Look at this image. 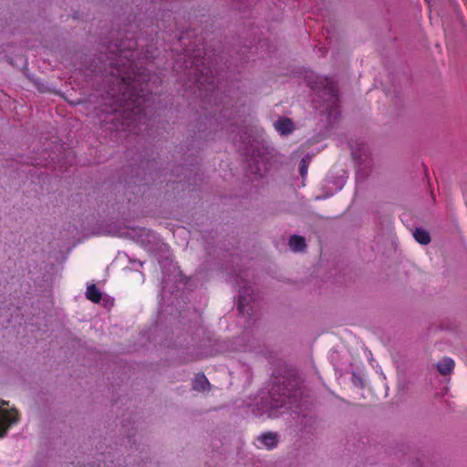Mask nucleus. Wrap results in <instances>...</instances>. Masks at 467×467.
<instances>
[{
  "label": "nucleus",
  "instance_id": "1",
  "mask_svg": "<svg viewBox=\"0 0 467 467\" xmlns=\"http://www.w3.org/2000/svg\"><path fill=\"white\" fill-rule=\"evenodd\" d=\"M137 40L126 39L110 44L102 73L109 83L108 97L112 112L103 119L111 123L109 129L116 131L140 133L148 129L150 102L153 100L150 90L148 76L137 61L141 55Z\"/></svg>",
  "mask_w": 467,
  "mask_h": 467
},
{
  "label": "nucleus",
  "instance_id": "2",
  "mask_svg": "<svg viewBox=\"0 0 467 467\" xmlns=\"http://www.w3.org/2000/svg\"><path fill=\"white\" fill-rule=\"evenodd\" d=\"M173 67L178 74L182 75L181 78L184 85L192 89L194 93L197 90L201 93L214 90L215 77L200 50L193 55L188 49L184 50L183 54L179 55Z\"/></svg>",
  "mask_w": 467,
  "mask_h": 467
},
{
  "label": "nucleus",
  "instance_id": "3",
  "mask_svg": "<svg viewBox=\"0 0 467 467\" xmlns=\"http://www.w3.org/2000/svg\"><path fill=\"white\" fill-rule=\"evenodd\" d=\"M302 382L299 378L294 377L283 379L275 383L268 392V396L263 399V409L271 417H276L279 409H292L299 407L303 397Z\"/></svg>",
  "mask_w": 467,
  "mask_h": 467
},
{
  "label": "nucleus",
  "instance_id": "4",
  "mask_svg": "<svg viewBox=\"0 0 467 467\" xmlns=\"http://www.w3.org/2000/svg\"><path fill=\"white\" fill-rule=\"evenodd\" d=\"M305 78L307 86L315 91L320 104L316 107L320 108L321 111H326L330 120L337 119L339 114L338 94L333 80L312 71L307 72Z\"/></svg>",
  "mask_w": 467,
  "mask_h": 467
},
{
  "label": "nucleus",
  "instance_id": "5",
  "mask_svg": "<svg viewBox=\"0 0 467 467\" xmlns=\"http://www.w3.org/2000/svg\"><path fill=\"white\" fill-rule=\"evenodd\" d=\"M247 274L240 271L233 275V284L238 288V311L243 317H251L254 313L255 295L250 282L246 279Z\"/></svg>",
  "mask_w": 467,
  "mask_h": 467
},
{
  "label": "nucleus",
  "instance_id": "6",
  "mask_svg": "<svg viewBox=\"0 0 467 467\" xmlns=\"http://www.w3.org/2000/svg\"><path fill=\"white\" fill-rule=\"evenodd\" d=\"M126 234L136 243L149 249L156 246L160 241L159 235L147 228H131L127 231Z\"/></svg>",
  "mask_w": 467,
  "mask_h": 467
},
{
  "label": "nucleus",
  "instance_id": "7",
  "mask_svg": "<svg viewBox=\"0 0 467 467\" xmlns=\"http://www.w3.org/2000/svg\"><path fill=\"white\" fill-rule=\"evenodd\" d=\"M267 158L262 153L259 149H252L251 158L248 161L249 171L255 176L262 177L266 172Z\"/></svg>",
  "mask_w": 467,
  "mask_h": 467
},
{
  "label": "nucleus",
  "instance_id": "8",
  "mask_svg": "<svg viewBox=\"0 0 467 467\" xmlns=\"http://www.w3.org/2000/svg\"><path fill=\"white\" fill-rule=\"evenodd\" d=\"M279 442V436L277 433L266 432L257 436L254 444L260 450H273Z\"/></svg>",
  "mask_w": 467,
  "mask_h": 467
},
{
  "label": "nucleus",
  "instance_id": "9",
  "mask_svg": "<svg viewBox=\"0 0 467 467\" xmlns=\"http://www.w3.org/2000/svg\"><path fill=\"white\" fill-rule=\"evenodd\" d=\"M18 422L17 415H12L10 411L0 406V438H3L8 429Z\"/></svg>",
  "mask_w": 467,
  "mask_h": 467
},
{
  "label": "nucleus",
  "instance_id": "10",
  "mask_svg": "<svg viewBox=\"0 0 467 467\" xmlns=\"http://www.w3.org/2000/svg\"><path fill=\"white\" fill-rule=\"evenodd\" d=\"M211 385L204 374H197L192 380V389L196 391L204 392Z\"/></svg>",
  "mask_w": 467,
  "mask_h": 467
},
{
  "label": "nucleus",
  "instance_id": "11",
  "mask_svg": "<svg viewBox=\"0 0 467 467\" xmlns=\"http://www.w3.org/2000/svg\"><path fill=\"white\" fill-rule=\"evenodd\" d=\"M275 130L282 135H286L292 132L294 124L289 119H279L275 122Z\"/></svg>",
  "mask_w": 467,
  "mask_h": 467
},
{
  "label": "nucleus",
  "instance_id": "12",
  "mask_svg": "<svg viewBox=\"0 0 467 467\" xmlns=\"http://www.w3.org/2000/svg\"><path fill=\"white\" fill-rule=\"evenodd\" d=\"M436 368L441 375H448L453 370L454 361L451 358H443L436 364Z\"/></svg>",
  "mask_w": 467,
  "mask_h": 467
},
{
  "label": "nucleus",
  "instance_id": "13",
  "mask_svg": "<svg viewBox=\"0 0 467 467\" xmlns=\"http://www.w3.org/2000/svg\"><path fill=\"white\" fill-rule=\"evenodd\" d=\"M86 296L88 300L99 303L102 298V294L95 285H90L87 287Z\"/></svg>",
  "mask_w": 467,
  "mask_h": 467
},
{
  "label": "nucleus",
  "instance_id": "14",
  "mask_svg": "<svg viewBox=\"0 0 467 467\" xmlns=\"http://www.w3.org/2000/svg\"><path fill=\"white\" fill-rule=\"evenodd\" d=\"M289 246L294 252H301L306 247L305 239L298 235L291 236Z\"/></svg>",
  "mask_w": 467,
  "mask_h": 467
},
{
  "label": "nucleus",
  "instance_id": "15",
  "mask_svg": "<svg viewBox=\"0 0 467 467\" xmlns=\"http://www.w3.org/2000/svg\"><path fill=\"white\" fill-rule=\"evenodd\" d=\"M413 236L420 244H428L431 242L429 233L421 228H416L413 232Z\"/></svg>",
  "mask_w": 467,
  "mask_h": 467
},
{
  "label": "nucleus",
  "instance_id": "16",
  "mask_svg": "<svg viewBox=\"0 0 467 467\" xmlns=\"http://www.w3.org/2000/svg\"><path fill=\"white\" fill-rule=\"evenodd\" d=\"M307 172V164L306 160H301L299 163V173L302 177H304Z\"/></svg>",
  "mask_w": 467,
  "mask_h": 467
},
{
  "label": "nucleus",
  "instance_id": "17",
  "mask_svg": "<svg viewBox=\"0 0 467 467\" xmlns=\"http://www.w3.org/2000/svg\"><path fill=\"white\" fill-rule=\"evenodd\" d=\"M352 156L353 158L358 161L359 163L362 162V154H361V150H353L352 151Z\"/></svg>",
  "mask_w": 467,
  "mask_h": 467
},
{
  "label": "nucleus",
  "instance_id": "18",
  "mask_svg": "<svg viewBox=\"0 0 467 467\" xmlns=\"http://www.w3.org/2000/svg\"><path fill=\"white\" fill-rule=\"evenodd\" d=\"M237 3H240V5H244L245 7L252 5L255 3V0H234Z\"/></svg>",
  "mask_w": 467,
  "mask_h": 467
},
{
  "label": "nucleus",
  "instance_id": "19",
  "mask_svg": "<svg viewBox=\"0 0 467 467\" xmlns=\"http://www.w3.org/2000/svg\"><path fill=\"white\" fill-rule=\"evenodd\" d=\"M144 57L146 59H150V58H152L154 57V56L152 54H150L149 50H146L145 54H144Z\"/></svg>",
  "mask_w": 467,
  "mask_h": 467
},
{
  "label": "nucleus",
  "instance_id": "20",
  "mask_svg": "<svg viewBox=\"0 0 467 467\" xmlns=\"http://www.w3.org/2000/svg\"><path fill=\"white\" fill-rule=\"evenodd\" d=\"M132 264L134 265H138L139 266H142L143 263L140 260H133V261H130Z\"/></svg>",
  "mask_w": 467,
  "mask_h": 467
},
{
  "label": "nucleus",
  "instance_id": "21",
  "mask_svg": "<svg viewBox=\"0 0 467 467\" xmlns=\"http://www.w3.org/2000/svg\"><path fill=\"white\" fill-rule=\"evenodd\" d=\"M232 349H234V350H241V349H244V350H245V349H246V348H245V347H244L243 348H233Z\"/></svg>",
  "mask_w": 467,
  "mask_h": 467
},
{
  "label": "nucleus",
  "instance_id": "22",
  "mask_svg": "<svg viewBox=\"0 0 467 467\" xmlns=\"http://www.w3.org/2000/svg\"><path fill=\"white\" fill-rule=\"evenodd\" d=\"M223 350H224V349H223V348H216V349L214 350V353H216V352H220V351H223Z\"/></svg>",
  "mask_w": 467,
  "mask_h": 467
},
{
  "label": "nucleus",
  "instance_id": "23",
  "mask_svg": "<svg viewBox=\"0 0 467 467\" xmlns=\"http://www.w3.org/2000/svg\"><path fill=\"white\" fill-rule=\"evenodd\" d=\"M208 354L213 355V352L212 351V352H210V353H202L201 355H208Z\"/></svg>",
  "mask_w": 467,
  "mask_h": 467
}]
</instances>
